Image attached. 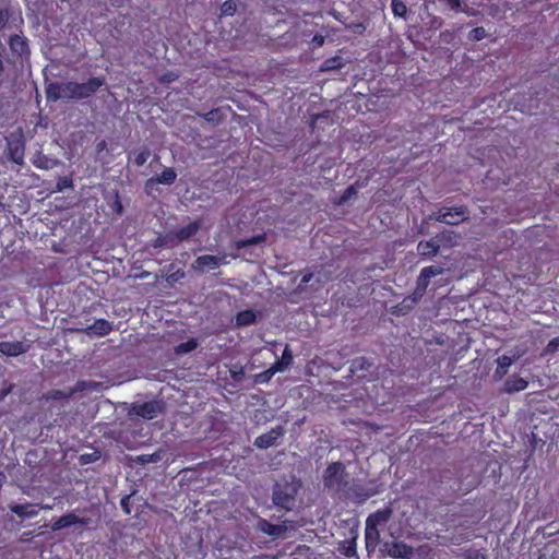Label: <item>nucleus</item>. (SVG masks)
I'll list each match as a JSON object with an SVG mask.
<instances>
[{
	"label": "nucleus",
	"instance_id": "f257e3e1",
	"mask_svg": "<svg viewBox=\"0 0 559 559\" xmlns=\"http://www.w3.org/2000/svg\"><path fill=\"white\" fill-rule=\"evenodd\" d=\"M300 484L295 477H282L275 481L272 489V501L280 509L292 511L295 508L296 497Z\"/></svg>",
	"mask_w": 559,
	"mask_h": 559
},
{
	"label": "nucleus",
	"instance_id": "f03ea898",
	"mask_svg": "<svg viewBox=\"0 0 559 559\" xmlns=\"http://www.w3.org/2000/svg\"><path fill=\"white\" fill-rule=\"evenodd\" d=\"M322 483L324 489L334 495L345 492L349 485L345 465L340 461L330 463L323 471Z\"/></svg>",
	"mask_w": 559,
	"mask_h": 559
},
{
	"label": "nucleus",
	"instance_id": "7ed1b4c3",
	"mask_svg": "<svg viewBox=\"0 0 559 559\" xmlns=\"http://www.w3.org/2000/svg\"><path fill=\"white\" fill-rule=\"evenodd\" d=\"M105 84V76H92L83 83L74 81L64 82L66 99L81 100L90 98Z\"/></svg>",
	"mask_w": 559,
	"mask_h": 559
},
{
	"label": "nucleus",
	"instance_id": "20e7f679",
	"mask_svg": "<svg viewBox=\"0 0 559 559\" xmlns=\"http://www.w3.org/2000/svg\"><path fill=\"white\" fill-rule=\"evenodd\" d=\"M392 515L393 509L390 504L370 513L366 519V539L378 540L380 537L379 527L385 525L391 520Z\"/></svg>",
	"mask_w": 559,
	"mask_h": 559
},
{
	"label": "nucleus",
	"instance_id": "39448f33",
	"mask_svg": "<svg viewBox=\"0 0 559 559\" xmlns=\"http://www.w3.org/2000/svg\"><path fill=\"white\" fill-rule=\"evenodd\" d=\"M7 141V157L17 165L24 164L25 142L23 135L11 133L5 138Z\"/></svg>",
	"mask_w": 559,
	"mask_h": 559
},
{
	"label": "nucleus",
	"instance_id": "423d86ee",
	"mask_svg": "<svg viewBox=\"0 0 559 559\" xmlns=\"http://www.w3.org/2000/svg\"><path fill=\"white\" fill-rule=\"evenodd\" d=\"M443 273V267L440 265H429L421 269L417 280L416 287L413 294L421 299L427 292V288L430 284V280L437 275H441Z\"/></svg>",
	"mask_w": 559,
	"mask_h": 559
},
{
	"label": "nucleus",
	"instance_id": "0eeeda50",
	"mask_svg": "<svg viewBox=\"0 0 559 559\" xmlns=\"http://www.w3.org/2000/svg\"><path fill=\"white\" fill-rule=\"evenodd\" d=\"M164 406L158 401H147L143 403H134L132 405V414L142 417L147 420L155 419L159 414L163 413Z\"/></svg>",
	"mask_w": 559,
	"mask_h": 559
},
{
	"label": "nucleus",
	"instance_id": "6e6552de",
	"mask_svg": "<svg viewBox=\"0 0 559 559\" xmlns=\"http://www.w3.org/2000/svg\"><path fill=\"white\" fill-rule=\"evenodd\" d=\"M285 435V429L283 426L278 425L276 427L271 428L265 433L258 436L253 442L254 447L258 449H267L277 443V440Z\"/></svg>",
	"mask_w": 559,
	"mask_h": 559
},
{
	"label": "nucleus",
	"instance_id": "1a4fd4ad",
	"mask_svg": "<svg viewBox=\"0 0 559 559\" xmlns=\"http://www.w3.org/2000/svg\"><path fill=\"white\" fill-rule=\"evenodd\" d=\"M177 179V173L174 168L168 167L165 168L160 174L151 177L145 182V189H152L154 185H166L170 186L173 185Z\"/></svg>",
	"mask_w": 559,
	"mask_h": 559
},
{
	"label": "nucleus",
	"instance_id": "9d476101",
	"mask_svg": "<svg viewBox=\"0 0 559 559\" xmlns=\"http://www.w3.org/2000/svg\"><path fill=\"white\" fill-rule=\"evenodd\" d=\"M343 493L346 497L356 499L358 502H365L367 499L376 495L373 490H370L359 484H349L346 491Z\"/></svg>",
	"mask_w": 559,
	"mask_h": 559
},
{
	"label": "nucleus",
	"instance_id": "9b49d317",
	"mask_svg": "<svg viewBox=\"0 0 559 559\" xmlns=\"http://www.w3.org/2000/svg\"><path fill=\"white\" fill-rule=\"evenodd\" d=\"M86 523H87V521L85 519H81L74 513H67V514L60 516L59 519H57L52 523L51 528H52V531H60V530L71 527L76 524L85 525Z\"/></svg>",
	"mask_w": 559,
	"mask_h": 559
},
{
	"label": "nucleus",
	"instance_id": "f8f14e48",
	"mask_svg": "<svg viewBox=\"0 0 559 559\" xmlns=\"http://www.w3.org/2000/svg\"><path fill=\"white\" fill-rule=\"evenodd\" d=\"M38 504L33 503H14L10 504L9 509L12 513H14L20 519H32L38 515L39 511L36 509Z\"/></svg>",
	"mask_w": 559,
	"mask_h": 559
},
{
	"label": "nucleus",
	"instance_id": "ddd939ff",
	"mask_svg": "<svg viewBox=\"0 0 559 559\" xmlns=\"http://www.w3.org/2000/svg\"><path fill=\"white\" fill-rule=\"evenodd\" d=\"M257 528L273 538L280 537L285 531L286 526L281 524H272L267 520L260 518L257 522Z\"/></svg>",
	"mask_w": 559,
	"mask_h": 559
},
{
	"label": "nucleus",
	"instance_id": "4468645a",
	"mask_svg": "<svg viewBox=\"0 0 559 559\" xmlns=\"http://www.w3.org/2000/svg\"><path fill=\"white\" fill-rule=\"evenodd\" d=\"M222 263H226L225 255L218 258L216 255L204 254L200 255L194 261V267L203 271L204 269H215Z\"/></svg>",
	"mask_w": 559,
	"mask_h": 559
},
{
	"label": "nucleus",
	"instance_id": "2eb2a0df",
	"mask_svg": "<svg viewBox=\"0 0 559 559\" xmlns=\"http://www.w3.org/2000/svg\"><path fill=\"white\" fill-rule=\"evenodd\" d=\"M112 330V322H109L106 319H97L94 321V323L85 329V332L88 335H95V336H106L108 335Z\"/></svg>",
	"mask_w": 559,
	"mask_h": 559
},
{
	"label": "nucleus",
	"instance_id": "dca6fc26",
	"mask_svg": "<svg viewBox=\"0 0 559 559\" xmlns=\"http://www.w3.org/2000/svg\"><path fill=\"white\" fill-rule=\"evenodd\" d=\"M528 385V381L519 374H513L504 381L502 392L512 394L524 391Z\"/></svg>",
	"mask_w": 559,
	"mask_h": 559
},
{
	"label": "nucleus",
	"instance_id": "f3484780",
	"mask_svg": "<svg viewBox=\"0 0 559 559\" xmlns=\"http://www.w3.org/2000/svg\"><path fill=\"white\" fill-rule=\"evenodd\" d=\"M200 229V223L198 221H193L188 225L177 229L174 234V240L177 242H182L192 238Z\"/></svg>",
	"mask_w": 559,
	"mask_h": 559
},
{
	"label": "nucleus",
	"instance_id": "a211bd4d",
	"mask_svg": "<svg viewBox=\"0 0 559 559\" xmlns=\"http://www.w3.org/2000/svg\"><path fill=\"white\" fill-rule=\"evenodd\" d=\"M421 299L417 298L413 293L408 296H406L400 304L394 306L393 313L396 316H406L408 312H411L415 306L420 301Z\"/></svg>",
	"mask_w": 559,
	"mask_h": 559
},
{
	"label": "nucleus",
	"instance_id": "6ab92c4d",
	"mask_svg": "<svg viewBox=\"0 0 559 559\" xmlns=\"http://www.w3.org/2000/svg\"><path fill=\"white\" fill-rule=\"evenodd\" d=\"M48 102H57L61 98L66 99L64 82H51L45 88Z\"/></svg>",
	"mask_w": 559,
	"mask_h": 559
},
{
	"label": "nucleus",
	"instance_id": "aec40b11",
	"mask_svg": "<svg viewBox=\"0 0 559 559\" xmlns=\"http://www.w3.org/2000/svg\"><path fill=\"white\" fill-rule=\"evenodd\" d=\"M10 49L13 53L19 57H23L29 53L28 44L26 39L20 35H13L9 40Z\"/></svg>",
	"mask_w": 559,
	"mask_h": 559
},
{
	"label": "nucleus",
	"instance_id": "412c9836",
	"mask_svg": "<svg viewBox=\"0 0 559 559\" xmlns=\"http://www.w3.org/2000/svg\"><path fill=\"white\" fill-rule=\"evenodd\" d=\"M26 352V347L20 341L14 342H0V353L7 356H19Z\"/></svg>",
	"mask_w": 559,
	"mask_h": 559
},
{
	"label": "nucleus",
	"instance_id": "4be33fe9",
	"mask_svg": "<svg viewBox=\"0 0 559 559\" xmlns=\"http://www.w3.org/2000/svg\"><path fill=\"white\" fill-rule=\"evenodd\" d=\"M513 361V358L507 355L499 356L497 359V367L493 372V379L496 381L501 380L509 372V368L511 367Z\"/></svg>",
	"mask_w": 559,
	"mask_h": 559
},
{
	"label": "nucleus",
	"instance_id": "5701e85b",
	"mask_svg": "<svg viewBox=\"0 0 559 559\" xmlns=\"http://www.w3.org/2000/svg\"><path fill=\"white\" fill-rule=\"evenodd\" d=\"M440 245L432 238L427 241H419L417 245V251L423 257H432L438 253Z\"/></svg>",
	"mask_w": 559,
	"mask_h": 559
},
{
	"label": "nucleus",
	"instance_id": "b1692460",
	"mask_svg": "<svg viewBox=\"0 0 559 559\" xmlns=\"http://www.w3.org/2000/svg\"><path fill=\"white\" fill-rule=\"evenodd\" d=\"M236 324L238 326H248L255 322L257 320V313L252 309H246L242 311H239L236 314Z\"/></svg>",
	"mask_w": 559,
	"mask_h": 559
},
{
	"label": "nucleus",
	"instance_id": "393cba45",
	"mask_svg": "<svg viewBox=\"0 0 559 559\" xmlns=\"http://www.w3.org/2000/svg\"><path fill=\"white\" fill-rule=\"evenodd\" d=\"M198 347V341L193 337H190L188 341L182 342L175 346L174 352L176 355H185L193 352Z\"/></svg>",
	"mask_w": 559,
	"mask_h": 559
},
{
	"label": "nucleus",
	"instance_id": "a878e982",
	"mask_svg": "<svg viewBox=\"0 0 559 559\" xmlns=\"http://www.w3.org/2000/svg\"><path fill=\"white\" fill-rule=\"evenodd\" d=\"M338 550L347 558L356 556V537L345 539L340 544Z\"/></svg>",
	"mask_w": 559,
	"mask_h": 559
},
{
	"label": "nucleus",
	"instance_id": "bb28decb",
	"mask_svg": "<svg viewBox=\"0 0 559 559\" xmlns=\"http://www.w3.org/2000/svg\"><path fill=\"white\" fill-rule=\"evenodd\" d=\"M280 371H281V368H272V367H270L269 369H266V370H264V371H262L260 373L254 374L253 381L257 384L267 383L272 379V377L276 372H280Z\"/></svg>",
	"mask_w": 559,
	"mask_h": 559
},
{
	"label": "nucleus",
	"instance_id": "cd10ccee",
	"mask_svg": "<svg viewBox=\"0 0 559 559\" xmlns=\"http://www.w3.org/2000/svg\"><path fill=\"white\" fill-rule=\"evenodd\" d=\"M132 155H133V159H132L133 164L136 167H141L150 158L151 152H150V150L147 147H143V148L139 150V151L132 152Z\"/></svg>",
	"mask_w": 559,
	"mask_h": 559
},
{
	"label": "nucleus",
	"instance_id": "c85d7f7f",
	"mask_svg": "<svg viewBox=\"0 0 559 559\" xmlns=\"http://www.w3.org/2000/svg\"><path fill=\"white\" fill-rule=\"evenodd\" d=\"M264 240H265L264 234L252 236V237L240 239V240L236 241V248L237 249L247 248L249 246L259 245V243L263 242Z\"/></svg>",
	"mask_w": 559,
	"mask_h": 559
},
{
	"label": "nucleus",
	"instance_id": "c756f323",
	"mask_svg": "<svg viewBox=\"0 0 559 559\" xmlns=\"http://www.w3.org/2000/svg\"><path fill=\"white\" fill-rule=\"evenodd\" d=\"M293 362V354L288 347H285L282 358L276 360L272 368H281V371L285 370Z\"/></svg>",
	"mask_w": 559,
	"mask_h": 559
},
{
	"label": "nucleus",
	"instance_id": "7c9ffc66",
	"mask_svg": "<svg viewBox=\"0 0 559 559\" xmlns=\"http://www.w3.org/2000/svg\"><path fill=\"white\" fill-rule=\"evenodd\" d=\"M453 210L454 207H445L440 210L436 214V221L448 225H454V222L452 221L454 218V213L452 212Z\"/></svg>",
	"mask_w": 559,
	"mask_h": 559
},
{
	"label": "nucleus",
	"instance_id": "2f4dec72",
	"mask_svg": "<svg viewBox=\"0 0 559 559\" xmlns=\"http://www.w3.org/2000/svg\"><path fill=\"white\" fill-rule=\"evenodd\" d=\"M72 395V391L66 392L63 390H49L44 394V399L47 401H59L69 399Z\"/></svg>",
	"mask_w": 559,
	"mask_h": 559
},
{
	"label": "nucleus",
	"instance_id": "473e14b6",
	"mask_svg": "<svg viewBox=\"0 0 559 559\" xmlns=\"http://www.w3.org/2000/svg\"><path fill=\"white\" fill-rule=\"evenodd\" d=\"M409 552V547L404 543H394L390 550L391 556L394 558H403L407 556Z\"/></svg>",
	"mask_w": 559,
	"mask_h": 559
},
{
	"label": "nucleus",
	"instance_id": "72a5a7b5",
	"mask_svg": "<svg viewBox=\"0 0 559 559\" xmlns=\"http://www.w3.org/2000/svg\"><path fill=\"white\" fill-rule=\"evenodd\" d=\"M162 459L160 452H154L152 454H141L138 455L134 460L138 464L145 465L147 463H156Z\"/></svg>",
	"mask_w": 559,
	"mask_h": 559
},
{
	"label": "nucleus",
	"instance_id": "f704fd0d",
	"mask_svg": "<svg viewBox=\"0 0 559 559\" xmlns=\"http://www.w3.org/2000/svg\"><path fill=\"white\" fill-rule=\"evenodd\" d=\"M391 8L395 16L405 17L407 13V7L402 0H392Z\"/></svg>",
	"mask_w": 559,
	"mask_h": 559
},
{
	"label": "nucleus",
	"instance_id": "c9c22d12",
	"mask_svg": "<svg viewBox=\"0 0 559 559\" xmlns=\"http://www.w3.org/2000/svg\"><path fill=\"white\" fill-rule=\"evenodd\" d=\"M237 11V3L235 0H226L221 7V15L233 16Z\"/></svg>",
	"mask_w": 559,
	"mask_h": 559
},
{
	"label": "nucleus",
	"instance_id": "e433bc0d",
	"mask_svg": "<svg viewBox=\"0 0 559 559\" xmlns=\"http://www.w3.org/2000/svg\"><path fill=\"white\" fill-rule=\"evenodd\" d=\"M203 119L209 122L219 123L223 120V114L219 108L211 109L202 115Z\"/></svg>",
	"mask_w": 559,
	"mask_h": 559
},
{
	"label": "nucleus",
	"instance_id": "4c0bfd02",
	"mask_svg": "<svg viewBox=\"0 0 559 559\" xmlns=\"http://www.w3.org/2000/svg\"><path fill=\"white\" fill-rule=\"evenodd\" d=\"M13 15V10L11 7L7 5L4 8H0V31L4 29L10 17Z\"/></svg>",
	"mask_w": 559,
	"mask_h": 559
},
{
	"label": "nucleus",
	"instance_id": "58836bf2",
	"mask_svg": "<svg viewBox=\"0 0 559 559\" xmlns=\"http://www.w3.org/2000/svg\"><path fill=\"white\" fill-rule=\"evenodd\" d=\"M57 164V160L49 159L46 156H40L36 160H34V166L39 169H50L53 165Z\"/></svg>",
	"mask_w": 559,
	"mask_h": 559
},
{
	"label": "nucleus",
	"instance_id": "ea45409f",
	"mask_svg": "<svg viewBox=\"0 0 559 559\" xmlns=\"http://www.w3.org/2000/svg\"><path fill=\"white\" fill-rule=\"evenodd\" d=\"M170 242H174L173 234H167V235H165V236L159 235L158 237H156V238L153 240L152 246H153L155 249H159V248H163V247L167 246V245H168V243H170Z\"/></svg>",
	"mask_w": 559,
	"mask_h": 559
},
{
	"label": "nucleus",
	"instance_id": "a19ab883",
	"mask_svg": "<svg viewBox=\"0 0 559 559\" xmlns=\"http://www.w3.org/2000/svg\"><path fill=\"white\" fill-rule=\"evenodd\" d=\"M464 559H487L485 549H467L464 555Z\"/></svg>",
	"mask_w": 559,
	"mask_h": 559
},
{
	"label": "nucleus",
	"instance_id": "79ce46f5",
	"mask_svg": "<svg viewBox=\"0 0 559 559\" xmlns=\"http://www.w3.org/2000/svg\"><path fill=\"white\" fill-rule=\"evenodd\" d=\"M486 35H487L486 29L484 27L479 26V27H475L469 31L468 38L472 41H479V40L484 39L486 37Z\"/></svg>",
	"mask_w": 559,
	"mask_h": 559
},
{
	"label": "nucleus",
	"instance_id": "37998d69",
	"mask_svg": "<svg viewBox=\"0 0 559 559\" xmlns=\"http://www.w3.org/2000/svg\"><path fill=\"white\" fill-rule=\"evenodd\" d=\"M342 67L341 58L334 57L326 59L322 64V70H335Z\"/></svg>",
	"mask_w": 559,
	"mask_h": 559
},
{
	"label": "nucleus",
	"instance_id": "c03bdc74",
	"mask_svg": "<svg viewBox=\"0 0 559 559\" xmlns=\"http://www.w3.org/2000/svg\"><path fill=\"white\" fill-rule=\"evenodd\" d=\"M357 193H358V189L356 188V186L350 185L343 191V193L340 198V203L347 202L352 197L356 195Z\"/></svg>",
	"mask_w": 559,
	"mask_h": 559
},
{
	"label": "nucleus",
	"instance_id": "a18cd8bd",
	"mask_svg": "<svg viewBox=\"0 0 559 559\" xmlns=\"http://www.w3.org/2000/svg\"><path fill=\"white\" fill-rule=\"evenodd\" d=\"M73 187V180L69 176L60 177L57 181V190L62 191Z\"/></svg>",
	"mask_w": 559,
	"mask_h": 559
},
{
	"label": "nucleus",
	"instance_id": "49530a36",
	"mask_svg": "<svg viewBox=\"0 0 559 559\" xmlns=\"http://www.w3.org/2000/svg\"><path fill=\"white\" fill-rule=\"evenodd\" d=\"M178 78H179V74H178V73H175V72H173V71H169V72L164 73V74L160 76L159 81H160L162 83H171V82L176 81Z\"/></svg>",
	"mask_w": 559,
	"mask_h": 559
},
{
	"label": "nucleus",
	"instance_id": "de8ad7c7",
	"mask_svg": "<svg viewBox=\"0 0 559 559\" xmlns=\"http://www.w3.org/2000/svg\"><path fill=\"white\" fill-rule=\"evenodd\" d=\"M97 459H98L97 452L85 453V454L81 455L80 462L82 464H88V463L95 462Z\"/></svg>",
	"mask_w": 559,
	"mask_h": 559
},
{
	"label": "nucleus",
	"instance_id": "09e8293b",
	"mask_svg": "<svg viewBox=\"0 0 559 559\" xmlns=\"http://www.w3.org/2000/svg\"><path fill=\"white\" fill-rule=\"evenodd\" d=\"M558 347H559V337H554L548 342V344L546 346V350L549 353H554L557 350Z\"/></svg>",
	"mask_w": 559,
	"mask_h": 559
},
{
	"label": "nucleus",
	"instance_id": "8fccbe9b",
	"mask_svg": "<svg viewBox=\"0 0 559 559\" xmlns=\"http://www.w3.org/2000/svg\"><path fill=\"white\" fill-rule=\"evenodd\" d=\"M129 501H130V496L123 497L121 499V501H120L121 508H122V510L124 511L126 514H131V509H130V506H129Z\"/></svg>",
	"mask_w": 559,
	"mask_h": 559
},
{
	"label": "nucleus",
	"instance_id": "3c124183",
	"mask_svg": "<svg viewBox=\"0 0 559 559\" xmlns=\"http://www.w3.org/2000/svg\"><path fill=\"white\" fill-rule=\"evenodd\" d=\"M313 277V274L311 272H308L302 275L301 277V284H308Z\"/></svg>",
	"mask_w": 559,
	"mask_h": 559
},
{
	"label": "nucleus",
	"instance_id": "603ef678",
	"mask_svg": "<svg viewBox=\"0 0 559 559\" xmlns=\"http://www.w3.org/2000/svg\"><path fill=\"white\" fill-rule=\"evenodd\" d=\"M455 214H456V217L464 216L465 211H464L463 206H456Z\"/></svg>",
	"mask_w": 559,
	"mask_h": 559
},
{
	"label": "nucleus",
	"instance_id": "864d4df0",
	"mask_svg": "<svg viewBox=\"0 0 559 559\" xmlns=\"http://www.w3.org/2000/svg\"><path fill=\"white\" fill-rule=\"evenodd\" d=\"M10 392H11V386L8 388L7 390H1L0 391V400L4 399Z\"/></svg>",
	"mask_w": 559,
	"mask_h": 559
},
{
	"label": "nucleus",
	"instance_id": "5fc2aeb1",
	"mask_svg": "<svg viewBox=\"0 0 559 559\" xmlns=\"http://www.w3.org/2000/svg\"><path fill=\"white\" fill-rule=\"evenodd\" d=\"M105 146H106V142H105V141H100V142L97 144V148H98V151L104 150V148H105Z\"/></svg>",
	"mask_w": 559,
	"mask_h": 559
},
{
	"label": "nucleus",
	"instance_id": "6e6d98bb",
	"mask_svg": "<svg viewBox=\"0 0 559 559\" xmlns=\"http://www.w3.org/2000/svg\"><path fill=\"white\" fill-rule=\"evenodd\" d=\"M52 508H53L52 504H43V506H40V509H43V510H51Z\"/></svg>",
	"mask_w": 559,
	"mask_h": 559
},
{
	"label": "nucleus",
	"instance_id": "4d7b16f0",
	"mask_svg": "<svg viewBox=\"0 0 559 559\" xmlns=\"http://www.w3.org/2000/svg\"><path fill=\"white\" fill-rule=\"evenodd\" d=\"M314 39H317V41H319V44H323L324 41V38L321 36L320 38H318V36H314Z\"/></svg>",
	"mask_w": 559,
	"mask_h": 559
},
{
	"label": "nucleus",
	"instance_id": "13d9d810",
	"mask_svg": "<svg viewBox=\"0 0 559 559\" xmlns=\"http://www.w3.org/2000/svg\"><path fill=\"white\" fill-rule=\"evenodd\" d=\"M314 39H317V41H319V44H323L324 41V38L321 36L320 38H318V36H314Z\"/></svg>",
	"mask_w": 559,
	"mask_h": 559
},
{
	"label": "nucleus",
	"instance_id": "bf43d9fd",
	"mask_svg": "<svg viewBox=\"0 0 559 559\" xmlns=\"http://www.w3.org/2000/svg\"><path fill=\"white\" fill-rule=\"evenodd\" d=\"M314 39H317V41H319V44H323L324 41V38L321 36L320 38H318V36H314Z\"/></svg>",
	"mask_w": 559,
	"mask_h": 559
},
{
	"label": "nucleus",
	"instance_id": "052dcab7",
	"mask_svg": "<svg viewBox=\"0 0 559 559\" xmlns=\"http://www.w3.org/2000/svg\"><path fill=\"white\" fill-rule=\"evenodd\" d=\"M447 1H448V3H449L452 8H454V0H447Z\"/></svg>",
	"mask_w": 559,
	"mask_h": 559
},
{
	"label": "nucleus",
	"instance_id": "680f3d73",
	"mask_svg": "<svg viewBox=\"0 0 559 559\" xmlns=\"http://www.w3.org/2000/svg\"><path fill=\"white\" fill-rule=\"evenodd\" d=\"M147 276H148V273H147V272H145V273L141 274V276H140V277H141V278H145V277H147Z\"/></svg>",
	"mask_w": 559,
	"mask_h": 559
},
{
	"label": "nucleus",
	"instance_id": "e2e57ef3",
	"mask_svg": "<svg viewBox=\"0 0 559 559\" xmlns=\"http://www.w3.org/2000/svg\"><path fill=\"white\" fill-rule=\"evenodd\" d=\"M455 5H456V10H457L461 5L460 0H456Z\"/></svg>",
	"mask_w": 559,
	"mask_h": 559
},
{
	"label": "nucleus",
	"instance_id": "0e129e2a",
	"mask_svg": "<svg viewBox=\"0 0 559 559\" xmlns=\"http://www.w3.org/2000/svg\"><path fill=\"white\" fill-rule=\"evenodd\" d=\"M3 206L2 204V197H0V209Z\"/></svg>",
	"mask_w": 559,
	"mask_h": 559
}]
</instances>
